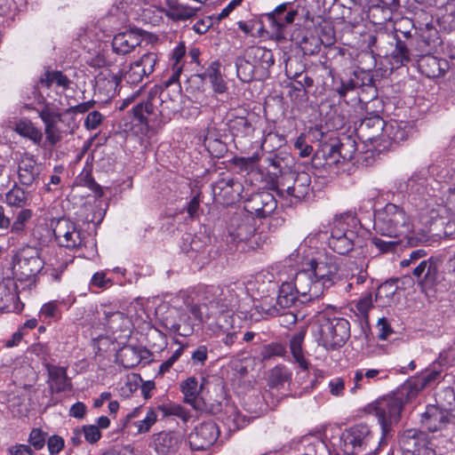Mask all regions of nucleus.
Segmentation results:
<instances>
[{"label": "nucleus", "mask_w": 455, "mask_h": 455, "mask_svg": "<svg viewBox=\"0 0 455 455\" xmlns=\"http://www.w3.org/2000/svg\"><path fill=\"white\" fill-rule=\"evenodd\" d=\"M53 235L60 246L75 249L83 245L84 232L73 221L68 219H60L53 229Z\"/></svg>", "instance_id": "16"}, {"label": "nucleus", "mask_w": 455, "mask_h": 455, "mask_svg": "<svg viewBox=\"0 0 455 455\" xmlns=\"http://www.w3.org/2000/svg\"><path fill=\"white\" fill-rule=\"evenodd\" d=\"M310 184L311 177L307 172H290L280 176L275 189L280 196L284 198L291 196L294 199L291 203H297L308 195L311 190Z\"/></svg>", "instance_id": "12"}, {"label": "nucleus", "mask_w": 455, "mask_h": 455, "mask_svg": "<svg viewBox=\"0 0 455 455\" xmlns=\"http://www.w3.org/2000/svg\"><path fill=\"white\" fill-rule=\"evenodd\" d=\"M285 351V347L282 343L271 342L261 347L259 355L262 361H268L276 356H283Z\"/></svg>", "instance_id": "53"}, {"label": "nucleus", "mask_w": 455, "mask_h": 455, "mask_svg": "<svg viewBox=\"0 0 455 455\" xmlns=\"http://www.w3.org/2000/svg\"><path fill=\"white\" fill-rule=\"evenodd\" d=\"M168 11L166 16L172 20H187L194 18L196 15L199 8H194L188 5L182 4L177 0H167Z\"/></svg>", "instance_id": "36"}, {"label": "nucleus", "mask_w": 455, "mask_h": 455, "mask_svg": "<svg viewBox=\"0 0 455 455\" xmlns=\"http://www.w3.org/2000/svg\"><path fill=\"white\" fill-rule=\"evenodd\" d=\"M306 336V328H301L295 332L290 339L291 353L302 370H307L308 363L306 360L302 349V344Z\"/></svg>", "instance_id": "37"}, {"label": "nucleus", "mask_w": 455, "mask_h": 455, "mask_svg": "<svg viewBox=\"0 0 455 455\" xmlns=\"http://www.w3.org/2000/svg\"><path fill=\"white\" fill-rule=\"evenodd\" d=\"M371 243L381 253L394 252L400 244L399 241L392 238L386 240L377 236L371 238Z\"/></svg>", "instance_id": "56"}, {"label": "nucleus", "mask_w": 455, "mask_h": 455, "mask_svg": "<svg viewBox=\"0 0 455 455\" xmlns=\"http://www.w3.org/2000/svg\"><path fill=\"white\" fill-rule=\"evenodd\" d=\"M318 38L323 45L329 47L336 43L335 29L331 21L323 20L318 26Z\"/></svg>", "instance_id": "51"}, {"label": "nucleus", "mask_w": 455, "mask_h": 455, "mask_svg": "<svg viewBox=\"0 0 455 455\" xmlns=\"http://www.w3.org/2000/svg\"><path fill=\"white\" fill-rule=\"evenodd\" d=\"M164 416H177L186 419L188 416V411L180 404L161 405L158 407Z\"/></svg>", "instance_id": "61"}, {"label": "nucleus", "mask_w": 455, "mask_h": 455, "mask_svg": "<svg viewBox=\"0 0 455 455\" xmlns=\"http://www.w3.org/2000/svg\"><path fill=\"white\" fill-rule=\"evenodd\" d=\"M422 389V384L413 377L406 380L394 394L405 403L416 397Z\"/></svg>", "instance_id": "43"}, {"label": "nucleus", "mask_w": 455, "mask_h": 455, "mask_svg": "<svg viewBox=\"0 0 455 455\" xmlns=\"http://www.w3.org/2000/svg\"><path fill=\"white\" fill-rule=\"evenodd\" d=\"M17 258L14 269L21 280H28L35 276L44 267V261L36 249L23 250Z\"/></svg>", "instance_id": "22"}, {"label": "nucleus", "mask_w": 455, "mask_h": 455, "mask_svg": "<svg viewBox=\"0 0 455 455\" xmlns=\"http://www.w3.org/2000/svg\"><path fill=\"white\" fill-rule=\"evenodd\" d=\"M106 323L112 331H117L124 327L128 323V317L120 311H104Z\"/></svg>", "instance_id": "52"}, {"label": "nucleus", "mask_w": 455, "mask_h": 455, "mask_svg": "<svg viewBox=\"0 0 455 455\" xmlns=\"http://www.w3.org/2000/svg\"><path fill=\"white\" fill-rule=\"evenodd\" d=\"M158 62V56L155 52L143 54L139 60L130 63L128 68L120 71V76H114L111 80L102 79L97 81L96 88L108 89L107 96L111 97L116 92V88L121 80L129 84H138L144 78H148L154 72L155 67Z\"/></svg>", "instance_id": "8"}, {"label": "nucleus", "mask_w": 455, "mask_h": 455, "mask_svg": "<svg viewBox=\"0 0 455 455\" xmlns=\"http://www.w3.org/2000/svg\"><path fill=\"white\" fill-rule=\"evenodd\" d=\"M342 279L338 258L325 255L311 259L307 267L298 272V286L302 293L308 292L315 299L321 298L324 291Z\"/></svg>", "instance_id": "3"}, {"label": "nucleus", "mask_w": 455, "mask_h": 455, "mask_svg": "<svg viewBox=\"0 0 455 455\" xmlns=\"http://www.w3.org/2000/svg\"><path fill=\"white\" fill-rule=\"evenodd\" d=\"M256 223L253 217L243 212H235L227 224L228 242L245 251L258 244L255 237Z\"/></svg>", "instance_id": "10"}, {"label": "nucleus", "mask_w": 455, "mask_h": 455, "mask_svg": "<svg viewBox=\"0 0 455 455\" xmlns=\"http://www.w3.org/2000/svg\"><path fill=\"white\" fill-rule=\"evenodd\" d=\"M323 45L321 39L315 36H304L300 42V48L306 55H315L318 53Z\"/></svg>", "instance_id": "55"}, {"label": "nucleus", "mask_w": 455, "mask_h": 455, "mask_svg": "<svg viewBox=\"0 0 455 455\" xmlns=\"http://www.w3.org/2000/svg\"><path fill=\"white\" fill-rule=\"evenodd\" d=\"M411 229L410 215L404 207L389 203L374 216V230L388 238H396Z\"/></svg>", "instance_id": "9"}, {"label": "nucleus", "mask_w": 455, "mask_h": 455, "mask_svg": "<svg viewBox=\"0 0 455 455\" xmlns=\"http://www.w3.org/2000/svg\"><path fill=\"white\" fill-rule=\"evenodd\" d=\"M201 387L195 377L188 378L180 384V390L184 395V402L190 404L196 411L207 410L206 404L199 395Z\"/></svg>", "instance_id": "31"}, {"label": "nucleus", "mask_w": 455, "mask_h": 455, "mask_svg": "<svg viewBox=\"0 0 455 455\" xmlns=\"http://www.w3.org/2000/svg\"><path fill=\"white\" fill-rule=\"evenodd\" d=\"M175 309L172 310L171 315L166 316L162 321L163 327L171 333L182 336L188 337L191 335V328L188 325H182L181 327L178 325V321L175 319L173 315L175 314Z\"/></svg>", "instance_id": "48"}, {"label": "nucleus", "mask_w": 455, "mask_h": 455, "mask_svg": "<svg viewBox=\"0 0 455 455\" xmlns=\"http://www.w3.org/2000/svg\"><path fill=\"white\" fill-rule=\"evenodd\" d=\"M357 220L351 213L337 215L332 222L328 246L340 255L351 251L356 244L358 235L350 228L355 226Z\"/></svg>", "instance_id": "11"}, {"label": "nucleus", "mask_w": 455, "mask_h": 455, "mask_svg": "<svg viewBox=\"0 0 455 455\" xmlns=\"http://www.w3.org/2000/svg\"><path fill=\"white\" fill-rule=\"evenodd\" d=\"M291 378V372L283 365L275 366L269 372L267 383L270 387H283Z\"/></svg>", "instance_id": "45"}, {"label": "nucleus", "mask_w": 455, "mask_h": 455, "mask_svg": "<svg viewBox=\"0 0 455 455\" xmlns=\"http://www.w3.org/2000/svg\"><path fill=\"white\" fill-rule=\"evenodd\" d=\"M43 86L50 88L53 84L57 86L68 89L70 85V79L61 71H46L39 82Z\"/></svg>", "instance_id": "47"}, {"label": "nucleus", "mask_w": 455, "mask_h": 455, "mask_svg": "<svg viewBox=\"0 0 455 455\" xmlns=\"http://www.w3.org/2000/svg\"><path fill=\"white\" fill-rule=\"evenodd\" d=\"M269 273L258 275L254 283L250 284L257 294L263 299L257 306L258 311L269 317L278 316L291 308H298L307 301L314 300L308 292L302 293L298 286V273L292 282H283L280 285Z\"/></svg>", "instance_id": "2"}, {"label": "nucleus", "mask_w": 455, "mask_h": 455, "mask_svg": "<svg viewBox=\"0 0 455 455\" xmlns=\"http://www.w3.org/2000/svg\"><path fill=\"white\" fill-rule=\"evenodd\" d=\"M186 54V46L184 43L179 44L173 50L172 60H173L172 70L173 73L168 80V84L174 83L179 80L180 75L182 71L183 64L181 60Z\"/></svg>", "instance_id": "49"}, {"label": "nucleus", "mask_w": 455, "mask_h": 455, "mask_svg": "<svg viewBox=\"0 0 455 455\" xmlns=\"http://www.w3.org/2000/svg\"><path fill=\"white\" fill-rule=\"evenodd\" d=\"M431 172L435 176V178H430L431 181L435 188H439V190L441 189V183L449 184L455 176L454 172H451L448 168L444 167L440 169H438V167H433Z\"/></svg>", "instance_id": "54"}, {"label": "nucleus", "mask_w": 455, "mask_h": 455, "mask_svg": "<svg viewBox=\"0 0 455 455\" xmlns=\"http://www.w3.org/2000/svg\"><path fill=\"white\" fill-rule=\"evenodd\" d=\"M356 149V141L351 136L331 139L320 144V148L314 155L313 162L315 165L337 173L344 164L354 158Z\"/></svg>", "instance_id": "5"}, {"label": "nucleus", "mask_w": 455, "mask_h": 455, "mask_svg": "<svg viewBox=\"0 0 455 455\" xmlns=\"http://www.w3.org/2000/svg\"><path fill=\"white\" fill-rule=\"evenodd\" d=\"M440 376L441 371L432 369L426 370L420 375L416 376V378L418 379L419 382L422 384V388L424 389L427 386L435 382L440 378Z\"/></svg>", "instance_id": "62"}, {"label": "nucleus", "mask_w": 455, "mask_h": 455, "mask_svg": "<svg viewBox=\"0 0 455 455\" xmlns=\"http://www.w3.org/2000/svg\"><path fill=\"white\" fill-rule=\"evenodd\" d=\"M236 73L238 78L244 83H250L252 80H259L257 71L243 54L235 60Z\"/></svg>", "instance_id": "44"}, {"label": "nucleus", "mask_w": 455, "mask_h": 455, "mask_svg": "<svg viewBox=\"0 0 455 455\" xmlns=\"http://www.w3.org/2000/svg\"><path fill=\"white\" fill-rule=\"evenodd\" d=\"M385 124V121L379 115L366 116L356 128L357 136L364 142H374L379 138L381 140Z\"/></svg>", "instance_id": "28"}, {"label": "nucleus", "mask_w": 455, "mask_h": 455, "mask_svg": "<svg viewBox=\"0 0 455 455\" xmlns=\"http://www.w3.org/2000/svg\"><path fill=\"white\" fill-rule=\"evenodd\" d=\"M30 193L26 191L17 184L5 194V203L10 207L20 208V210L27 209L29 204Z\"/></svg>", "instance_id": "39"}, {"label": "nucleus", "mask_w": 455, "mask_h": 455, "mask_svg": "<svg viewBox=\"0 0 455 455\" xmlns=\"http://www.w3.org/2000/svg\"><path fill=\"white\" fill-rule=\"evenodd\" d=\"M446 12L442 17V22L445 29L455 30V4H448L445 7Z\"/></svg>", "instance_id": "63"}, {"label": "nucleus", "mask_w": 455, "mask_h": 455, "mask_svg": "<svg viewBox=\"0 0 455 455\" xmlns=\"http://www.w3.org/2000/svg\"><path fill=\"white\" fill-rule=\"evenodd\" d=\"M296 15L297 11L291 8V4L283 3L278 5L273 12L265 14V18L270 28L275 30L276 35H279L285 26L294 21Z\"/></svg>", "instance_id": "30"}, {"label": "nucleus", "mask_w": 455, "mask_h": 455, "mask_svg": "<svg viewBox=\"0 0 455 455\" xmlns=\"http://www.w3.org/2000/svg\"><path fill=\"white\" fill-rule=\"evenodd\" d=\"M439 188H435L426 171L415 172L404 184L409 203L419 212L420 218H436L439 213L434 208V197Z\"/></svg>", "instance_id": "6"}, {"label": "nucleus", "mask_w": 455, "mask_h": 455, "mask_svg": "<svg viewBox=\"0 0 455 455\" xmlns=\"http://www.w3.org/2000/svg\"><path fill=\"white\" fill-rule=\"evenodd\" d=\"M418 68L422 75L435 78L444 75L448 68V62L433 55H424L418 60Z\"/></svg>", "instance_id": "32"}, {"label": "nucleus", "mask_w": 455, "mask_h": 455, "mask_svg": "<svg viewBox=\"0 0 455 455\" xmlns=\"http://www.w3.org/2000/svg\"><path fill=\"white\" fill-rule=\"evenodd\" d=\"M220 428L212 420L201 423L189 435V443L193 450L200 451L210 448L218 439Z\"/></svg>", "instance_id": "23"}, {"label": "nucleus", "mask_w": 455, "mask_h": 455, "mask_svg": "<svg viewBox=\"0 0 455 455\" xmlns=\"http://www.w3.org/2000/svg\"><path fill=\"white\" fill-rule=\"evenodd\" d=\"M403 404L401 398L394 393L375 403L373 409L381 427L382 439L388 433L391 425L400 419Z\"/></svg>", "instance_id": "13"}, {"label": "nucleus", "mask_w": 455, "mask_h": 455, "mask_svg": "<svg viewBox=\"0 0 455 455\" xmlns=\"http://www.w3.org/2000/svg\"><path fill=\"white\" fill-rule=\"evenodd\" d=\"M383 371L379 369L356 370L352 379L354 386L350 388V392L355 393L358 389L365 388L366 386L379 379V375Z\"/></svg>", "instance_id": "38"}, {"label": "nucleus", "mask_w": 455, "mask_h": 455, "mask_svg": "<svg viewBox=\"0 0 455 455\" xmlns=\"http://www.w3.org/2000/svg\"><path fill=\"white\" fill-rule=\"evenodd\" d=\"M38 116L44 124L46 141L50 146H55L62 140L61 131L58 123L61 122V114L55 112L48 105L38 110Z\"/></svg>", "instance_id": "25"}, {"label": "nucleus", "mask_w": 455, "mask_h": 455, "mask_svg": "<svg viewBox=\"0 0 455 455\" xmlns=\"http://www.w3.org/2000/svg\"><path fill=\"white\" fill-rule=\"evenodd\" d=\"M364 86L370 92V98L374 99L377 95L376 89L373 86L372 78H368V83L360 84L358 79L341 78L339 82L335 81L333 84V91L336 92L341 98H345L349 92L355 90L364 91Z\"/></svg>", "instance_id": "33"}, {"label": "nucleus", "mask_w": 455, "mask_h": 455, "mask_svg": "<svg viewBox=\"0 0 455 455\" xmlns=\"http://www.w3.org/2000/svg\"><path fill=\"white\" fill-rule=\"evenodd\" d=\"M199 76L212 84L214 92L224 93L227 91V84L222 77L220 64L218 61L212 62Z\"/></svg>", "instance_id": "35"}, {"label": "nucleus", "mask_w": 455, "mask_h": 455, "mask_svg": "<svg viewBox=\"0 0 455 455\" xmlns=\"http://www.w3.org/2000/svg\"><path fill=\"white\" fill-rule=\"evenodd\" d=\"M372 437L371 431L366 424H356L346 429L341 435L343 449L362 452Z\"/></svg>", "instance_id": "21"}, {"label": "nucleus", "mask_w": 455, "mask_h": 455, "mask_svg": "<svg viewBox=\"0 0 455 455\" xmlns=\"http://www.w3.org/2000/svg\"><path fill=\"white\" fill-rule=\"evenodd\" d=\"M244 55L256 69L259 81L269 76V69L275 64L274 54L271 50L253 45L245 50Z\"/></svg>", "instance_id": "20"}, {"label": "nucleus", "mask_w": 455, "mask_h": 455, "mask_svg": "<svg viewBox=\"0 0 455 455\" xmlns=\"http://www.w3.org/2000/svg\"><path fill=\"white\" fill-rule=\"evenodd\" d=\"M81 428L85 441L89 443H95L101 438L100 430L95 425H84Z\"/></svg>", "instance_id": "64"}, {"label": "nucleus", "mask_w": 455, "mask_h": 455, "mask_svg": "<svg viewBox=\"0 0 455 455\" xmlns=\"http://www.w3.org/2000/svg\"><path fill=\"white\" fill-rule=\"evenodd\" d=\"M427 256V251L424 249H417L413 250L410 252L408 258H404L401 260L400 265L402 267H406L411 265L417 266L419 261L422 259H426L425 258Z\"/></svg>", "instance_id": "60"}, {"label": "nucleus", "mask_w": 455, "mask_h": 455, "mask_svg": "<svg viewBox=\"0 0 455 455\" xmlns=\"http://www.w3.org/2000/svg\"><path fill=\"white\" fill-rule=\"evenodd\" d=\"M250 416L243 414L234 405H228L222 416V422L228 427L229 432H235L240 428L244 427L251 419H255L260 416L262 410L246 409Z\"/></svg>", "instance_id": "26"}, {"label": "nucleus", "mask_w": 455, "mask_h": 455, "mask_svg": "<svg viewBox=\"0 0 455 455\" xmlns=\"http://www.w3.org/2000/svg\"><path fill=\"white\" fill-rule=\"evenodd\" d=\"M243 187L242 183L234 179H220L212 186V194L214 199L226 205L233 204L243 198L242 192Z\"/></svg>", "instance_id": "19"}, {"label": "nucleus", "mask_w": 455, "mask_h": 455, "mask_svg": "<svg viewBox=\"0 0 455 455\" xmlns=\"http://www.w3.org/2000/svg\"><path fill=\"white\" fill-rule=\"evenodd\" d=\"M179 94L172 97L168 91L152 88L148 97L132 107L133 117L148 128L168 123L180 111Z\"/></svg>", "instance_id": "4"}, {"label": "nucleus", "mask_w": 455, "mask_h": 455, "mask_svg": "<svg viewBox=\"0 0 455 455\" xmlns=\"http://www.w3.org/2000/svg\"><path fill=\"white\" fill-rule=\"evenodd\" d=\"M46 442V433L41 428H33L28 436L29 446L35 450H41L44 447Z\"/></svg>", "instance_id": "59"}, {"label": "nucleus", "mask_w": 455, "mask_h": 455, "mask_svg": "<svg viewBox=\"0 0 455 455\" xmlns=\"http://www.w3.org/2000/svg\"><path fill=\"white\" fill-rule=\"evenodd\" d=\"M439 267V259L430 257L419 261V264L413 267L411 274L421 288L432 289L442 280Z\"/></svg>", "instance_id": "18"}, {"label": "nucleus", "mask_w": 455, "mask_h": 455, "mask_svg": "<svg viewBox=\"0 0 455 455\" xmlns=\"http://www.w3.org/2000/svg\"><path fill=\"white\" fill-rule=\"evenodd\" d=\"M455 418V409L445 408L443 404H428L421 414V427L428 432H436L444 428Z\"/></svg>", "instance_id": "17"}, {"label": "nucleus", "mask_w": 455, "mask_h": 455, "mask_svg": "<svg viewBox=\"0 0 455 455\" xmlns=\"http://www.w3.org/2000/svg\"><path fill=\"white\" fill-rule=\"evenodd\" d=\"M392 37L395 42V47L391 52L393 64H395L396 68L407 65L411 61V54L408 48V43L402 40L399 35H393Z\"/></svg>", "instance_id": "40"}, {"label": "nucleus", "mask_w": 455, "mask_h": 455, "mask_svg": "<svg viewBox=\"0 0 455 455\" xmlns=\"http://www.w3.org/2000/svg\"><path fill=\"white\" fill-rule=\"evenodd\" d=\"M314 335L319 346L328 351L338 350L350 338V323L344 317L323 314L314 324Z\"/></svg>", "instance_id": "7"}, {"label": "nucleus", "mask_w": 455, "mask_h": 455, "mask_svg": "<svg viewBox=\"0 0 455 455\" xmlns=\"http://www.w3.org/2000/svg\"><path fill=\"white\" fill-rule=\"evenodd\" d=\"M15 132L20 136L29 139L36 145H40L43 139L41 130L28 119L20 120L15 125Z\"/></svg>", "instance_id": "42"}, {"label": "nucleus", "mask_w": 455, "mask_h": 455, "mask_svg": "<svg viewBox=\"0 0 455 455\" xmlns=\"http://www.w3.org/2000/svg\"><path fill=\"white\" fill-rule=\"evenodd\" d=\"M49 386L52 392L60 393L71 389L72 386L64 367L48 365Z\"/></svg>", "instance_id": "34"}, {"label": "nucleus", "mask_w": 455, "mask_h": 455, "mask_svg": "<svg viewBox=\"0 0 455 455\" xmlns=\"http://www.w3.org/2000/svg\"><path fill=\"white\" fill-rule=\"evenodd\" d=\"M32 217L33 212L30 209L20 210L16 213L12 212L11 214L0 204V230L8 231L12 234L8 240L9 243L11 241L13 242L15 237L26 235L28 224Z\"/></svg>", "instance_id": "14"}, {"label": "nucleus", "mask_w": 455, "mask_h": 455, "mask_svg": "<svg viewBox=\"0 0 455 455\" xmlns=\"http://www.w3.org/2000/svg\"><path fill=\"white\" fill-rule=\"evenodd\" d=\"M142 42V35L139 29H129L117 33L112 40L113 52L119 55L132 52Z\"/></svg>", "instance_id": "29"}, {"label": "nucleus", "mask_w": 455, "mask_h": 455, "mask_svg": "<svg viewBox=\"0 0 455 455\" xmlns=\"http://www.w3.org/2000/svg\"><path fill=\"white\" fill-rule=\"evenodd\" d=\"M229 130L235 137H248L254 131L251 123L243 116H236L229 122Z\"/></svg>", "instance_id": "46"}, {"label": "nucleus", "mask_w": 455, "mask_h": 455, "mask_svg": "<svg viewBox=\"0 0 455 455\" xmlns=\"http://www.w3.org/2000/svg\"><path fill=\"white\" fill-rule=\"evenodd\" d=\"M238 291H243V288L207 286L201 289L196 298L186 293L181 296L195 320L203 323L213 317L217 325L225 329L232 325V314L240 307Z\"/></svg>", "instance_id": "1"}, {"label": "nucleus", "mask_w": 455, "mask_h": 455, "mask_svg": "<svg viewBox=\"0 0 455 455\" xmlns=\"http://www.w3.org/2000/svg\"><path fill=\"white\" fill-rule=\"evenodd\" d=\"M41 164L37 163L35 156L25 153L18 162V179L21 185L32 186L41 173Z\"/></svg>", "instance_id": "27"}, {"label": "nucleus", "mask_w": 455, "mask_h": 455, "mask_svg": "<svg viewBox=\"0 0 455 455\" xmlns=\"http://www.w3.org/2000/svg\"><path fill=\"white\" fill-rule=\"evenodd\" d=\"M277 207V201L268 191H257L243 200L244 211L251 217L265 219L272 214Z\"/></svg>", "instance_id": "15"}, {"label": "nucleus", "mask_w": 455, "mask_h": 455, "mask_svg": "<svg viewBox=\"0 0 455 455\" xmlns=\"http://www.w3.org/2000/svg\"><path fill=\"white\" fill-rule=\"evenodd\" d=\"M189 239V243H184L182 250L188 254L189 257L196 258L205 252L207 243L198 236H191L190 235L185 240Z\"/></svg>", "instance_id": "50"}, {"label": "nucleus", "mask_w": 455, "mask_h": 455, "mask_svg": "<svg viewBox=\"0 0 455 455\" xmlns=\"http://www.w3.org/2000/svg\"><path fill=\"white\" fill-rule=\"evenodd\" d=\"M407 138L408 130L403 123L396 121L386 123L381 140L385 141L387 139L389 140L391 143L398 144L407 140Z\"/></svg>", "instance_id": "41"}, {"label": "nucleus", "mask_w": 455, "mask_h": 455, "mask_svg": "<svg viewBox=\"0 0 455 455\" xmlns=\"http://www.w3.org/2000/svg\"><path fill=\"white\" fill-rule=\"evenodd\" d=\"M60 310L56 300L47 302L41 307L40 316L44 318V321L57 319L60 317Z\"/></svg>", "instance_id": "58"}, {"label": "nucleus", "mask_w": 455, "mask_h": 455, "mask_svg": "<svg viewBox=\"0 0 455 455\" xmlns=\"http://www.w3.org/2000/svg\"><path fill=\"white\" fill-rule=\"evenodd\" d=\"M156 412L153 409H149L145 418L141 420L136 421L134 425L137 427L139 434H144L150 430L151 427L156 422Z\"/></svg>", "instance_id": "57"}, {"label": "nucleus", "mask_w": 455, "mask_h": 455, "mask_svg": "<svg viewBox=\"0 0 455 455\" xmlns=\"http://www.w3.org/2000/svg\"><path fill=\"white\" fill-rule=\"evenodd\" d=\"M183 442L184 437L179 431H162L153 435V446L159 455H172L176 453Z\"/></svg>", "instance_id": "24"}]
</instances>
